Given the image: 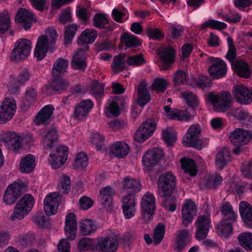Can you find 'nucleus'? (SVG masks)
Returning a JSON list of instances; mask_svg holds the SVG:
<instances>
[{"mask_svg":"<svg viewBox=\"0 0 252 252\" xmlns=\"http://www.w3.org/2000/svg\"><path fill=\"white\" fill-rule=\"evenodd\" d=\"M57 37L56 31L54 29L48 28L46 35L38 37L34 53L37 60L40 61L45 57L49 46L55 43Z\"/></svg>","mask_w":252,"mask_h":252,"instance_id":"obj_1","label":"nucleus"},{"mask_svg":"<svg viewBox=\"0 0 252 252\" xmlns=\"http://www.w3.org/2000/svg\"><path fill=\"white\" fill-rule=\"evenodd\" d=\"M207 98L217 112H224L231 107V95L228 92L222 91L217 94L211 92L208 94Z\"/></svg>","mask_w":252,"mask_h":252,"instance_id":"obj_2","label":"nucleus"},{"mask_svg":"<svg viewBox=\"0 0 252 252\" xmlns=\"http://www.w3.org/2000/svg\"><path fill=\"white\" fill-rule=\"evenodd\" d=\"M176 183V178L171 172H167L160 175L158 182V190L159 195L163 197H170L173 192Z\"/></svg>","mask_w":252,"mask_h":252,"instance_id":"obj_3","label":"nucleus"},{"mask_svg":"<svg viewBox=\"0 0 252 252\" xmlns=\"http://www.w3.org/2000/svg\"><path fill=\"white\" fill-rule=\"evenodd\" d=\"M200 133L201 129L198 125L191 126L183 137V144L187 147L201 149L205 144L200 137Z\"/></svg>","mask_w":252,"mask_h":252,"instance_id":"obj_4","label":"nucleus"},{"mask_svg":"<svg viewBox=\"0 0 252 252\" xmlns=\"http://www.w3.org/2000/svg\"><path fill=\"white\" fill-rule=\"evenodd\" d=\"M32 49L31 41L26 38H20L16 41L12 50L10 59L16 62L25 60L30 54Z\"/></svg>","mask_w":252,"mask_h":252,"instance_id":"obj_5","label":"nucleus"},{"mask_svg":"<svg viewBox=\"0 0 252 252\" xmlns=\"http://www.w3.org/2000/svg\"><path fill=\"white\" fill-rule=\"evenodd\" d=\"M209 209L207 206V214L199 215L194 222V226L196 228L195 237L197 240L205 239L207 236L211 227L210 215L208 213Z\"/></svg>","mask_w":252,"mask_h":252,"instance_id":"obj_6","label":"nucleus"},{"mask_svg":"<svg viewBox=\"0 0 252 252\" xmlns=\"http://www.w3.org/2000/svg\"><path fill=\"white\" fill-rule=\"evenodd\" d=\"M23 137L15 132H9L4 133L0 138V144L8 150L16 152L22 146Z\"/></svg>","mask_w":252,"mask_h":252,"instance_id":"obj_7","label":"nucleus"},{"mask_svg":"<svg viewBox=\"0 0 252 252\" xmlns=\"http://www.w3.org/2000/svg\"><path fill=\"white\" fill-rule=\"evenodd\" d=\"M252 138L251 133L243 128H237L230 133L229 139L236 146H243L248 144Z\"/></svg>","mask_w":252,"mask_h":252,"instance_id":"obj_8","label":"nucleus"},{"mask_svg":"<svg viewBox=\"0 0 252 252\" xmlns=\"http://www.w3.org/2000/svg\"><path fill=\"white\" fill-rule=\"evenodd\" d=\"M16 109L15 101L13 98H5L0 106V122L5 123L12 118Z\"/></svg>","mask_w":252,"mask_h":252,"instance_id":"obj_9","label":"nucleus"},{"mask_svg":"<svg viewBox=\"0 0 252 252\" xmlns=\"http://www.w3.org/2000/svg\"><path fill=\"white\" fill-rule=\"evenodd\" d=\"M156 126V123L153 120L149 119L144 122L135 133V140L143 142L149 138L155 130Z\"/></svg>","mask_w":252,"mask_h":252,"instance_id":"obj_10","label":"nucleus"},{"mask_svg":"<svg viewBox=\"0 0 252 252\" xmlns=\"http://www.w3.org/2000/svg\"><path fill=\"white\" fill-rule=\"evenodd\" d=\"M68 149L64 146L57 148L55 152L50 154L49 161L52 168L56 169L60 167L67 159Z\"/></svg>","mask_w":252,"mask_h":252,"instance_id":"obj_11","label":"nucleus"},{"mask_svg":"<svg viewBox=\"0 0 252 252\" xmlns=\"http://www.w3.org/2000/svg\"><path fill=\"white\" fill-rule=\"evenodd\" d=\"M212 65L209 67V72L210 76L215 79H220L224 77L227 72L226 63L219 58H210Z\"/></svg>","mask_w":252,"mask_h":252,"instance_id":"obj_12","label":"nucleus"},{"mask_svg":"<svg viewBox=\"0 0 252 252\" xmlns=\"http://www.w3.org/2000/svg\"><path fill=\"white\" fill-rule=\"evenodd\" d=\"M233 94L236 101L240 104L248 105L252 102V90L243 85L233 87Z\"/></svg>","mask_w":252,"mask_h":252,"instance_id":"obj_13","label":"nucleus"},{"mask_svg":"<svg viewBox=\"0 0 252 252\" xmlns=\"http://www.w3.org/2000/svg\"><path fill=\"white\" fill-rule=\"evenodd\" d=\"M15 21L22 25L25 30L31 29L33 23L36 22L34 15L25 8H20L18 10L15 16Z\"/></svg>","mask_w":252,"mask_h":252,"instance_id":"obj_14","label":"nucleus"},{"mask_svg":"<svg viewBox=\"0 0 252 252\" xmlns=\"http://www.w3.org/2000/svg\"><path fill=\"white\" fill-rule=\"evenodd\" d=\"M94 106L90 99H84L75 105L73 113L74 119L82 121L86 119Z\"/></svg>","mask_w":252,"mask_h":252,"instance_id":"obj_15","label":"nucleus"},{"mask_svg":"<svg viewBox=\"0 0 252 252\" xmlns=\"http://www.w3.org/2000/svg\"><path fill=\"white\" fill-rule=\"evenodd\" d=\"M163 156V150L161 148H154L148 150L143 157L142 161L144 166L146 168L155 166Z\"/></svg>","mask_w":252,"mask_h":252,"instance_id":"obj_16","label":"nucleus"},{"mask_svg":"<svg viewBox=\"0 0 252 252\" xmlns=\"http://www.w3.org/2000/svg\"><path fill=\"white\" fill-rule=\"evenodd\" d=\"M118 246L117 240L113 237H106L98 239L96 249L99 252H116Z\"/></svg>","mask_w":252,"mask_h":252,"instance_id":"obj_17","label":"nucleus"},{"mask_svg":"<svg viewBox=\"0 0 252 252\" xmlns=\"http://www.w3.org/2000/svg\"><path fill=\"white\" fill-rule=\"evenodd\" d=\"M158 55L161 61L160 68L166 70L171 66L175 59V50L170 47L159 52Z\"/></svg>","mask_w":252,"mask_h":252,"instance_id":"obj_18","label":"nucleus"},{"mask_svg":"<svg viewBox=\"0 0 252 252\" xmlns=\"http://www.w3.org/2000/svg\"><path fill=\"white\" fill-rule=\"evenodd\" d=\"M21 188L20 184L17 182L9 185L3 195L4 202L7 205L13 204L19 196Z\"/></svg>","mask_w":252,"mask_h":252,"instance_id":"obj_19","label":"nucleus"},{"mask_svg":"<svg viewBox=\"0 0 252 252\" xmlns=\"http://www.w3.org/2000/svg\"><path fill=\"white\" fill-rule=\"evenodd\" d=\"M77 231V223L75 216L73 213H69L66 217L64 232L67 239L72 241L75 239Z\"/></svg>","mask_w":252,"mask_h":252,"instance_id":"obj_20","label":"nucleus"},{"mask_svg":"<svg viewBox=\"0 0 252 252\" xmlns=\"http://www.w3.org/2000/svg\"><path fill=\"white\" fill-rule=\"evenodd\" d=\"M54 108L52 105H47L43 107L36 115L34 119L36 125H40L49 123L51 121Z\"/></svg>","mask_w":252,"mask_h":252,"instance_id":"obj_21","label":"nucleus"},{"mask_svg":"<svg viewBox=\"0 0 252 252\" xmlns=\"http://www.w3.org/2000/svg\"><path fill=\"white\" fill-rule=\"evenodd\" d=\"M110 152L115 157L123 158L128 155L129 152V147L124 141H116L111 145Z\"/></svg>","mask_w":252,"mask_h":252,"instance_id":"obj_22","label":"nucleus"},{"mask_svg":"<svg viewBox=\"0 0 252 252\" xmlns=\"http://www.w3.org/2000/svg\"><path fill=\"white\" fill-rule=\"evenodd\" d=\"M231 65L234 71L239 76L245 78H248L251 76V69L244 61L241 59L237 60Z\"/></svg>","mask_w":252,"mask_h":252,"instance_id":"obj_23","label":"nucleus"},{"mask_svg":"<svg viewBox=\"0 0 252 252\" xmlns=\"http://www.w3.org/2000/svg\"><path fill=\"white\" fill-rule=\"evenodd\" d=\"M163 109L165 112L166 116L169 119L188 121L191 117L190 115L185 111H181L176 109L171 110L169 106H164Z\"/></svg>","mask_w":252,"mask_h":252,"instance_id":"obj_24","label":"nucleus"},{"mask_svg":"<svg viewBox=\"0 0 252 252\" xmlns=\"http://www.w3.org/2000/svg\"><path fill=\"white\" fill-rule=\"evenodd\" d=\"M191 235L188 229H184L177 232L176 250L181 252L191 241Z\"/></svg>","mask_w":252,"mask_h":252,"instance_id":"obj_25","label":"nucleus"},{"mask_svg":"<svg viewBox=\"0 0 252 252\" xmlns=\"http://www.w3.org/2000/svg\"><path fill=\"white\" fill-rule=\"evenodd\" d=\"M86 56L85 52L82 49H78L71 61L72 67L74 69H84L87 66Z\"/></svg>","mask_w":252,"mask_h":252,"instance_id":"obj_26","label":"nucleus"},{"mask_svg":"<svg viewBox=\"0 0 252 252\" xmlns=\"http://www.w3.org/2000/svg\"><path fill=\"white\" fill-rule=\"evenodd\" d=\"M122 185L125 191L132 194L137 193L142 189V186L140 182L129 176L124 179Z\"/></svg>","mask_w":252,"mask_h":252,"instance_id":"obj_27","label":"nucleus"},{"mask_svg":"<svg viewBox=\"0 0 252 252\" xmlns=\"http://www.w3.org/2000/svg\"><path fill=\"white\" fill-rule=\"evenodd\" d=\"M150 100L151 96L147 90V84L142 81L138 87L137 103L139 106L143 107Z\"/></svg>","mask_w":252,"mask_h":252,"instance_id":"obj_28","label":"nucleus"},{"mask_svg":"<svg viewBox=\"0 0 252 252\" xmlns=\"http://www.w3.org/2000/svg\"><path fill=\"white\" fill-rule=\"evenodd\" d=\"M115 193V190L109 186L102 188L99 191V195L98 198L99 202L101 205H111L113 196Z\"/></svg>","mask_w":252,"mask_h":252,"instance_id":"obj_29","label":"nucleus"},{"mask_svg":"<svg viewBox=\"0 0 252 252\" xmlns=\"http://www.w3.org/2000/svg\"><path fill=\"white\" fill-rule=\"evenodd\" d=\"M197 206H183L182 209V223L185 226L190 223L197 212Z\"/></svg>","mask_w":252,"mask_h":252,"instance_id":"obj_30","label":"nucleus"},{"mask_svg":"<svg viewBox=\"0 0 252 252\" xmlns=\"http://www.w3.org/2000/svg\"><path fill=\"white\" fill-rule=\"evenodd\" d=\"M230 160V153L227 148L224 147L218 151L216 156V165L221 170Z\"/></svg>","mask_w":252,"mask_h":252,"instance_id":"obj_31","label":"nucleus"},{"mask_svg":"<svg viewBox=\"0 0 252 252\" xmlns=\"http://www.w3.org/2000/svg\"><path fill=\"white\" fill-rule=\"evenodd\" d=\"M35 165V157L32 154H28L22 158L21 160L20 170L23 173H29L33 170Z\"/></svg>","mask_w":252,"mask_h":252,"instance_id":"obj_32","label":"nucleus"},{"mask_svg":"<svg viewBox=\"0 0 252 252\" xmlns=\"http://www.w3.org/2000/svg\"><path fill=\"white\" fill-rule=\"evenodd\" d=\"M36 93L33 89H28L21 100V108L23 111H27L35 101Z\"/></svg>","mask_w":252,"mask_h":252,"instance_id":"obj_33","label":"nucleus"},{"mask_svg":"<svg viewBox=\"0 0 252 252\" xmlns=\"http://www.w3.org/2000/svg\"><path fill=\"white\" fill-rule=\"evenodd\" d=\"M58 140V134L55 128L50 129L42 140V144L46 149H51L56 146Z\"/></svg>","mask_w":252,"mask_h":252,"instance_id":"obj_34","label":"nucleus"},{"mask_svg":"<svg viewBox=\"0 0 252 252\" xmlns=\"http://www.w3.org/2000/svg\"><path fill=\"white\" fill-rule=\"evenodd\" d=\"M68 62L62 58L58 59L54 63L52 73L54 77H59L67 70Z\"/></svg>","mask_w":252,"mask_h":252,"instance_id":"obj_35","label":"nucleus"},{"mask_svg":"<svg viewBox=\"0 0 252 252\" xmlns=\"http://www.w3.org/2000/svg\"><path fill=\"white\" fill-rule=\"evenodd\" d=\"M97 35V32L95 30L86 29L79 36L78 43L81 45L92 43L96 38Z\"/></svg>","mask_w":252,"mask_h":252,"instance_id":"obj_36","label":"nucleus"},{"mask_svg":"<svg viewBox=\"0 0 252 252\" xmlns=\"http://www.w3.org/2000/svg\"><path fill=\"white\" fill-rule=\"evenodd\" d=\"M241 218L247 227H252V206H239Z\"/></svg>","mask_w":252,"mask_h":252,"instance_id":"obj_37","label":"nucleus"},{"mask_svg":"<svg viewBox=\"0 0 252 252\" xmlns=\"http://www.w3.org/2000/svg\"><path fill=\"white\" fill-rule=\"evenodd\" d=\"M121 40L123 43L128 48L139 46L141 44L140 41L136 36L126 32L122 33Z\"/></svg>","mask_w":252,"mask_h":252,"instance_id":"obj_38","label":"nucleus"},{"mask_svg":"<svg viewBox=\"0 0 252 252\" xmlns=\"http://www.w3.org/2000/svg\"><path fill=\"white\" fill-rule=\"evenodd\" d=\"M233 223L221 220L217 225V232L219 235L223 238H227L232 231Z\"/></svg>","mask_w":252,"mask_h":252,"instance_id":"obj_39","label":"nucleus"},{"mask_svg":"<svg viewBox=\"0 0 252 252\" xmlns=\"http://www.w3.org/2000/svg\"><path fill=\"white\" fill-rule=\"evenodd\" d=\"M182 165L185 173L189 174L191 177L196 176L198 172V167L194 160L190 158L186 159L182 162Z\"/></svg>","mask_w":252,"mask_h":252,"instance_id":"obj_40","label":"nucleus"},{"mask_svg":"<svg viewBox=\"0 0 252 252\" xmlns=\"http://www.w3.org/2000/svg\"><path fill=\"white\" fill-rule=\"evenodd\" d=\"M222 180V177L219 173L209 175L205 181V187L208 189H216L221 184Z\"/></svg>","mask_w":252,"mask_h":252,"instance_id":"obj_41","label":"nucleus"},{"mask_svg":"<svg viewBox=\"0 0 252 252\" xmlns=\"http://www.w3.org/2000/svg\"><path fill=\"white\" fill-rule=\"evenodd\" d=\"M249 188L238 181L233 182L229 184L227 187V190L240 196L248 191Z\"/></svg>","mask_w":252,"mask_h":252,"instance_id":"obj_42","label":"nucleus"},{"mask_svg":"<svg viewBox=\"0 0 252 252\" xmlns=\"http://www.w3.org/2000/svg\"><path fill=\"white\" fill-rule=\"evenodd\" d=\"M221 212L222 220L233 223L236 220L237 215L231 206H222Z\"/></svg>","mask_w":252,"mask_h":252,"instance_id":"obj_43","label":"nucleus"},{"mask_svg":"<svg viewBox=\"0 0 252 252\" xmlns=\"http://www.w3.org/2000/svg\"><path fill=\"white\" fill-rule=\"evenodd\" d=\"M32 206H19L15 207L13 210V214L9 219L11 220L15 219H21L27 215L32 210Z\"/></svg>","mask_w":252,"mask_h":252,"instance_id":"obj_44","label":"nucleus"},{"mask_svg":"<svg viewBox=\"0 0 252 252\" xmlns=\"http://www.w3.org/2000/svg\"><path fill=\"white\" fill-rule=\"evenodd\" d=\"M10 17L7 11L0 13V34L4 33L11 27Z\"/></svg>","mask_w":252,"mask_h":252,"instance_id":"obj_45","label":"nucleus"},{"mask_svg":"<svg viewBox=\"0 0 252 252\" xmlns=\"http://www.w3.org/2000/svg\"><path fill=\"white\" fill-rule=\"evenodd\" d=\"M80 231L83 235H89L96 230V227L91 220H82L80 223Z\"/></svg>","mask_w":252,"mask_h":252,"instance_id":"obj_46","label":"nucleus"},{"mask_svg":"<svg viewBox=\"0 0 252 252\" xmlns=\"http://www.w3.org/2000/svg\"><path fill=\"white\" fill-rule=\"evenodd\" d=\"M63 203L62 195L57 192L48 194L44 198V205H60Z\"/></svg>","mask_w":252,"mask_h":252,"instance_id":"obj_47","label":"nucleus"},{"mask_svg":"<svg viewBox=\"0 0 252 252\" xmlns=\"http://www.w3.org/2000/svg\"><path fill=\"white\" fill-rule=\"evenodd\" d=\"M238 241L240 244L246 250H252V233L243 232L239 234Z\"/></svg>","mask_w":252,"mask_h":252,"instance_id":"obj_48","label":"nucleus"},{"mask_svg":"<svg viewBox=\"0 0 252 252\" xmlns=\"http://www.w3.org/2000/svg\"><path fill=\"white\" fill-rule=\"evenodd\" d=\"M109 20L106 15L102 13H96L93 18V25L94 27L102 29L106 28Z\"/></svg>","mask_w":252,"mask_h":252,"instance_id":"obj_49","label":"nucleus"},{"mask_svg":"<svg viewBox=\"0 0 252 252\" xmlns=\"http://www.w3.org/2000/svg\"><path fill=\"white\" fill-rule=\"evenodd\" d=\"M78 26L76 24L69 25L64 28V44H70L73 40L78 30Z\"/></svg>","mask_w":252,"mask_h":252,"instance_id":"obj_50","label":"nucleus"},{"mask_svg":"<svg viewBox=\"0 0 252 252\" xmlns=\"http://www.w3.org/2000/svg\"><path fill=\"white\" fill-rule=\"evenodd\" d=\"M32 221L40 227L48 228L50 226L49 219L42 213H37L32 217Z\"/></svg>","mask_w":252,"mask_h":252,"instance_id":"obj_51","label":"nucleus"},{"mask_svg":"<svg viewBox=\"0 0 252 252\" xmlns=\"http://www.w3.org/2000/svg\"><path fill=\"white\" fill-rule=\"evenodd\" d=\"M104 85L97 80H93L90 85V93L95 97H101L103 94Z\"/></svg>","mask_w":252,"mask_h":252,"instance_id":"obj_52","label":"nucleus"},{"mask_svg":"<svg viewBox=\"0 0 252 252\" xmlns=\"http://www.w3.org/2000/svg\"><path fill=\"white\" fill-rule=\"evenodd\" d=\"M202 29L209 28L212 29L221 30L226 27V24L224 22L215 20H209L203 22L201 26Z\"/></svg>","mask_w":252,"mask_h":252,"instance_id":"obj_53","label":"nucleus"},{"mask_svg":"<svg viewBox=\"0 0 252 252\" xmlns=\"http://www.w3.org/2000/svg\"><path fill=\"white\" fill-rule=\"evenodd\" d=\"M30 76L31 74L27 68H22L15 79V84L19 86L24 85L30 80Z\"/></svg>","mask_w":252,"mask_h":252,"instance_id":"obj_54","label":"nucleus"},{"mask_svg":"<svg viewBox=\"0 0 252 252\" xmlns=\"http://www.w3.org/2000/svg\"><path fill=\"white\" fill-rule=\"evenodd\" d=\"M165 226L161 223H158L155 229L153 235V243L155 245L159 244L162 240L165 234Z\"/></svg>","mask_w":252,"mask_h":252,"instance_id":"obj_55","label":"nucleus"},{"mask_svg":"<svg viewBox=\"0 0 252 252\" xmlns=\"http://www.w3.org/2000/svg\"><path fill=\"white\" fill-rule=\"evenodd\" d=\"M155 206H142L141 215L144 220L148 222L153 218Z\"/></svg>","mask_w":252,"mask_h":252,"instance_id":"obj_56","label":"nucleus"},{"mask_svg":"<svg viewBox=\"0 0 252 252\" xmlns=\"http://www.w3.org/2000/svg\"><path fill=\"white\" fill-rule=\"evenodd\" d=\"M111 66L113 71L116 72L122 71L125 67V60L124 56L120 55L115 57Z\"/></svg>","mask_w":252,"mask_h":252,"instance_id":"obj_57","label":"nucleus"},{"mask_svg":"<svg viewBox=\"0 0 252 252\" xmlns=\"http://www.w3.org/2000/svg\"><path fill=\"white\" fill-rule=\"evenodd\" d=\"M182 95L186 101L188 106L195 107L198 104V99L197 97L192 93L188 91L182 93Z\"/></svg>","mask_w":252,"mask_h":252,"instance_id":"obj_58","label":"nucleus"},{"mask_svg":"<svg viewBox=\"0 0 252 252\" xmlns=\"http://www.w3.org/2000/svg\"><path fill=\"white\" fill-rule=\"evenodd\" d=\"M104 140V137L98 132H94L91 136V142L97 150L101 151L104 149L103 142Z\"/></svg>","mask_w":252,"mask_h":252,"instance_id":"obj_59","label":"nucleus"},{"mask_svg":"<svg viewBox=\"0 0 252 252\" xmlns=\"http://www.w3.org/2000/svg\"><path fill=\"white\" fill-rule=\"evenodd\" d=\"M109 107L106 109L105 114L108 117L118 116L120 114V108L116 102L108 100Z\"/></svg>","mask_w":252,"mask_h":252,"instance_id":"obj_60","label":"nucleus"},{"mask_svg":"<svg viewBox=\"0 0 252 252\" xmlns=\"http://www.w3.org/2000/svg\"><path fill=\"white\" fill-rule=\"evenodd\" d=\"M51 84V87L55 91H60L65 90L68 87V83L64 80L58 77H54Z\"/></svg>","mask_w":252,"mask_h":252,"instance_id":"obj_61","label":"nucleus"},{"mask_svg":"<svg viewBox=\"0 0 252 252\" xmlns=\"http://www.w3.org/2000/svg\"><path fill=\"white\" fill-rule=\"evenodd\" d=\"M88 163V157L85 153L78 154L75 159L74 168H79L87 166Z\"/></svg>","mask_w":252,"mask_h":252,"instance_id":"obj_62","label":"nucleus"},{"mask_svg":"<svg viewBox=\"0 0 252 252\" xmlns=\"http://www.w3.org/2000/svg\"><path fill=\"white\" fill-rule=\"evenodd\" d=\"M60 190L63 193H68L70 189L71 179L67 175H63L62 176L60 181Z\"/></svg>","mask_w":252,"mask_h":252,"instance_id":"obj_63","label":"nucleus"},{"mask_svg":"<svg viewBox=\"0 0 252 252\" xmlns=\"http://www.w3.org/2000/svg\"><path fill=\"white\" fill-rule=\"evenodd\" d=\"M241 170L244 177L252 179V161L250 160L243 162Z\"/></svg>","mask_w":252,"mask_h":252,"instance_id":"obj_64","label":"nucleus"}]
</instances>
